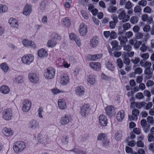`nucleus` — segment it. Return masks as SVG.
Instances as JSON below:
<instances>
[{"label":"nucleus","instance_id":"9","mask_svg":"<svg viewBox=\"0 0 154 154\" xmlns=\"http://www.w3.org/2000/svg\"><path fill=\"white\" fill-rule=\"evenodd\" d=\"M71 120L70 116L68 114H66L61 117L60 123L62 125H65L69 123Z\"/></svg>","mask_w":154,"mask_h":154},{"label":"nucleus","instance_id":"34","mask_svg":"<svg viewBox=\"0 0 154 154\" xmlns=\"http://www.w3.org/2000/svg\"><path fill=\"white\" fill-rule=\"evenodd\" d=\"M117 8L116 6H114L113 5H111L108 8L107 10L110 12L112 13H114L117 10Z\"/></svg>","mask_w":154,"mask_h":154},{"label":"nucleus","instance_id":"46","mask_svg":"<svg viewBox=\"0 0 154 154\" xmlns=\"http://www.w3.org/2000/svg\"><path fill=\"white\" fill-rule=\"evenodd\" d=\"M122 137V135L121 134V132L120 131H118L116 133L115 137L117 140H119L121 137Z\"/></svg>","mask_w":154,"mask_h":154},{"label":"nucleus","instance_id":"44","mask_svg":"<svg viewBox=\"0 0 154 154\" xmlns=\"http://www.w3.org/2000/svg\"><path fill=\"white\" fill-rule=\"evenodd\" d=\"M116 62L119 68L120 69L122 68L123 66V63L121 60L120 58L117 59Z\"/></svg>","mask_w":154,"mask_h":154},{"label":"nucleus","instance_id":"43","mask_svg":"<svg viewBox=\"0 0 154 154\" xmlns=\"http://www.w3.org/2000/svg\"><path fill=\"white\" fill-rule=\"evenodd\" d=\"M150 67H147L144 70V73L148 75H151L152 73V71H151Z\"/></svg>","mask_w":154,"mask_h":154},{"label":"nucleus","instance_id":"61","mask_svg":"<svg viewBox=\"0 0 154 154\" xmlns=\"http://www.w3.org/2000/svg\"><path fill=\"white\" fill-rule=\"evenodd\" d=\"M152 102H149L146 104L145 109L146 110L149 109L152 107Z\"/></svg>","mask_w":154,"mask_h":154},{"label":"nucleus","instance_id":"22","mask_svg":"<svg viewBox=\"0 0 154 154\" xmlns=\"http://www.w3.org/2000/svg\"><path fill=\"white\" fill-rule=\"evenodd\" d=\"M98 39L97 37H94L91 40L90 44L91 47H94L97 45L98 42Z\"/></svg>","mask_w":154,"mask_h":154},{"label":"nucleus","instance_id":"52","mask_svg":"<svg viewBox=\"0 0 154 154\" xmlns=\"http://www.w3.org/2000/svg\"><path fill=\"white\" fill-rule=\"evenodd\" d=\"M141 11V8L140 6L137 5L135 7L134 10V11L135 13L140 12Z\"/></svg>","mask_w":154,"mask_h":154},{"label":"nucleus","instance_id":"18","mask_svg":"<svg viewBox=\"0 0 154 154\" xmlns=\"http://www.w3.org/2000/svg\"><path fill=\"white\" fill-rule=\"evenodd\" d=\"M89 65L94 70H99L100 69V64L99 62H91Z\"/></svg>","mask_w":154,"mask_h":154},{"label":"nucleus","instance_id":"35","mask_svg":"<svg viewBox=\"0 0 154 154\" xmlns=\"http://www.w3.org/2000/svg\"><path fill=\"white\" fill-rule=\"evenodd\" d=\"M132 115L136 119V120H137L138 119L137 116L139 114V110L138 109L134 108L132 110Z\"/></svg>","mask_w":154,"mask_h":154},{"label":"nucleus","instance_id":"54","mask_svg":"<svg viewBox=\"0 0 154 154\" xmlns=\"http://www.w3.org/2000/svg\"><path fill=\"white\" fill-rule=\"evenodd\" d=\"M142 69L140 67L136 68L134 70L135 73V74H141L142 72Z\"/></svg>","mask_w":154,"mask_h":154},{"label":"nucleus","instance_id":"30","mask_svg":"<svg viewBox=\"0 0 154 154\" xmlns=\"http://www.w3.org/2000/svg\"><path fill=\"white\" fill-rule=\"evenodd\" d=\"M62 24L66 27H69L71 24L70 20L67 17H66L62 19Z\"/></svg>","mask_w":154,"mask_h":154},{"label":"nucleus","instance_id":"14","mask_svg":"<svg viewBox=\"0 0 154 154\" xmlns=\"http://www.w3.org/2000/svg\"><path fill=\"white\" fill-rule=\"evenodd\" d=\"M79 32L80 35L82 36H84L86 34L87 32V26L83 23L80 24Z\"/></svg>","mask_w":154,"mask_h":154},{"label":"nucleus","instance_id":"27","mask_svg":"<svg viewBox=\"0 0 154 154\" xmlns=\"http://www.w3.org/2000/svg\"><path fill=\"white\" fill-rule=\"evenodd\" d=\"M2 131L3 134L7 137L10 136L13 134L12 131L10 128L5 127L4 129Z\"/></svg>","mask_w":154,"mask_h":154},{"label":"nucleus","instance_id":"20","mask_svg":"<svg viewBox=\"0 0 154 154\" xmlns=\"http://www.w3.org/2000/svg\"><path fill=\"white\" fill-rule=\"evenodd\" d=\"M32 7L31 5L27 4L26 5L24 9L23 13L26 15H28L30 14L31 12Z\"/></svg>","mask_w":154,"mask_h":154},{"label":"nucleus","instance_id":"19","mask_svg":"<svg viewBox=\"0 0 154 154\" xmlns=\"http://www.w3.org/2000/svg\"><path fill=\"white\" fill-rule=\"evenodd\" d=\"M131 26V24L129 23H126L124 24L123 26V29L121 31H119L118 32V34L122 35L123 34H124L125 32V31L130 28Z\"/></svg>","mask_w":154,"mask_h":154},{"label":"nucleus","instance_id":"26","mask_svg":"<svg viewBox=\"0 0 154 154\" xmlns=\"http://www.w3.org/2000/svg\"><path fill=\"white\" fill-rule=\"evenodd\" d=\"M38 55L40 57H44L48 56V53L45 50L42 48L38 51Z\"/></svg>","mask_w":154,"mask_h":154},{"label":"nucleus","instance_id":"4","mask_svg":"<svg viewBox=\"0 0 154 154\" xmlns=\"http://www.w3.org/2000/svg\"><path fill=\"white\" fill-rule=\"evenodd\" d=\"M55 70L53 67H49L46 69V71L44 72V76L46 79H52L55 76Z\"/></svg>","mask_w":154,"mask_h":154},{"label":"nucleus","instance_id":"5","mask_svg":"<svg viewBox=\"0 0 154 154\" xmlns=\"http://www.w3.org/2000/svg\"><path fill=\"white\" fill-rule=\"evenodd\" d=\"M91 108L88 103L85 104L80 108V112L82 116L85 117L90 113Z\"/></svg>","mask_w":154,"mask_h":154},{"label":"nucleus","instance_id":"11","mask_svg":"<svg viewBox=\"0 0 154 154\" xmlns=\"http://www.w3.org/2000/svg\"><path fill=\"white\" fill-rule=\"evenodd\" d=\"M99 124L102 126H106L107 124V119L106 116L103 115H101L99 116Z\"/></svg>","mask_w":154,"mask_h":154},{"label":"nucleus","instance_id":"55","mask_svg":"<svg viewBox=\"0 0 154 154\" xmlns=\"http://www.w3.org/2000/svg\"><path fill=\"white\" fill-rule=\"evenodd\" d=\"M143 11L145 13H149L151 12V9L149 7L146 6L144 8L143 10Z\"/></svg>","mask_w":154,"mask_h":154},{"label":"nucleus","instance_id":"33","mask_svg":"<svg viewBox=\"0 0 154 154\" xmlns=\"http://www.w3.org/2000/svg\"><path fill=\"white\" fill-rule=\"evenodd\" d=\"M47 3V1L44 0L42 1L40 7V9L41 10L43 11L45 10L46 8V5Z\"/></svg>","mask_w":154,"mask_h":154},{"label":"nucleus","instance_id":"12","mask_svg":"<svg viewBox=\"0 0 154 154\" xmlns=\"http://www.w3.org/2000/svg\"><path fill=\"white\" fill-rule=\"evenodd\" d=\"M105 110L106 114L109 116H112L115 115L116 113L114 108L112 106H107Z\"/></svg>","mask_w":154,"mask_h":154},{"label":"nucleus","instance_id":"23","mask_svg":"<svg viewBox=\"0 0 154 154\" xmlns=\"http://www.w3.org/2000/svg\"><path fill=\"white\" fill-rule=\"evenodd\" d=\"M39 126V123L36 120H32L29 123V126L32 128L35 129L38 127Z\"/></svg>","mask_w":154,"mask_h":154},{"label":"nucleus","instance_id":"38","mask_svg":"<svg viewBox=\"0 0 154 154\" xmlns=\"http://www.w3.org/2000/svg\"><path fill=\"white\" fill-rule=\"evenodd\" d=\"M133 105H135L136 106V107L139 109H140L141 108V106L140 102H133V103H131V105L130 106L131 108H133L134 107V106H133Z\"/></svg>","mask_w":154,"mask_h":154},{"label":"nucleus","instance_id":"47","mask_svg":"<svg viewBox=\"0 0 154 154\" xmlns=\"http://www.w3.org/2000/svg\"><path fill=\"white\" fill-rule=\"evenodd\" d=\"M117 35L115 32L112 31L110 32V38L115 39L117 37Z\"/></svg>","mask_w":154,"mask_h":154},{"label":"nucleus","instance_id":"49","mask_svg":"<svg viewBox=\"0 0 154 154\" xmlns=\"http://www.w3.org/2000/svg\"><path fill=\"white\" fill-rule=\"evenodd\" d=\"M111 18L112 19L113 21L115 23H117L118 22V17L115 14H113L111 15Z\"/></svg>","mask_w":154,"mask_h":154},{"label":"nucleus","instance_id":"56","mask_svg":"<svg viewBox=\"0 0 154 154\" xmlns=\"http://www.w3.org/2000/svg\"><path fill=\"white\" fill-rule=\"evenodd\" d=\"M87 152L85 151H83L81 149H78L76 152V154H87Z\"/></svg>","mask_w":154,"mask_h":154},{"label":"nucleus","instance_id":"39","mask_svg":"<svg viewBox=\"0 0 154 154\" xmlns=\"http://www.w3.org/2000/svg\"><path fill=\"white\" fill-rule=\"evenodd\" d=\"M138 20V18L137 16H133L131 17L130 21L132 24H135L137 23Z\"/></svg>","mask_w":154,"mask_h":154},{"label":"nucleus","instance_id":"42","mask_svg":"<svg viewBox=\"0 0 154 154\" xmlns=\"http://www.w3.org/2000/svg\"><path fill=\"white\" fill-rule=\"evenodd\" d=\"M68 141L69 139L67 136L63 137L61 140L62 143L64 145H66L67 144Z\"/></svg>","mask_w":154,"mask_h":154},{"label":"nucleus","instance_id":"10","mask_svg":"<svg viewBox=\"0 0 154 154\" xmlns=\"http://www.w3.org/2000/svg\"><path fill=\"white\" fill-rule=\"evenodd\" d=\"M31 107V102L26 100L23 103L22 109L23 112H28L29 110Z\"/></svg>","mask_w":154,"mask_h":154},{"label":"nucleus","instance_id":"50","mask_svg":"<svg viewBox=\"0 0 154 154\" xmlns=\"http://www.w3.org/2000/svg\"><path fill=\"white\" fill-rule=\"evenodd\" d=\"M146 1L145 0L140 1L138 2V4L139 5L142 6L143 7L146 6Z\"/></svg>","mask_w":154,"mask_h":154},{"label":"nucleus","instance_id":"40","mask_svg":"<svg viewBox=\"0 0 154 154\" xmlns=\"http://www.w3.org/2000/svg\"><path fill=\"white\" fill-rule=\"evenodd\" d=\"M102 145L103 146H108L109 145V140L108 139L107 137L103 140L102 142Z\"/></svg>","mask_w":154,"mask_h":154},{"label":"nucleus","instance_id":"36","mask_svg":"<svg viewBox=\"0 0 154 154\" xmlns=\"http://www.w3.org/2000/svg\"><path fill=\"white\" fill-rule=\"evenodd\" d=\"M106 66L109 70L113 71L114 69V67L113 64L109 62H107L106 64Z\"/></svg>","mask_w":154,"mask_h":154},{"label":"nucleus","instance_id":"17","mask_svg":"<svg viewBox=\"0 0 154 154\" xmlns=\"http://www.w3.org/2000/svg\"><path fill=\"white\" fill-rule=\"evenodd\" d=\"M112 46V50L119 51L121 49V46H119V42L116 40H114L111 43Z\"/></svg>","mask_w":154,"mask_h":154},{"label":"nucleus","instance_id":"16","mask_svg":"<svg viewBox=\"0 0 154 154\" xmlns=\"http://www.w3.org/2000/svg\"><path fill=\"white\" fill-rule=\"evenodd\" d=\"M69 81V78L66 74H64L61 76L60 83L61 84L65 85L67 84Z\"/></svg>","mask_w":154,"mask_h":154},{"label":"nucleus","instance_id":"21","mask_svg":"<svg viewBox=\"0 0 154 154\" xmlns=\"http://www.w3.org/2000/svg\"><path fill=\"white\" fill-rule=\"evenodd\" d=\"M58 105L59 107L62 109H65L66 108V103L64 99H60L59 100Z\"/></svg>","mask_w":154,"mask_h":154},{"label":"nucleus","instance_id":"25","mask_svg":"<svg viewBox=\"0 0 154 154\" xmlns=\"http://www.w3.org/2000/svg\"><path fill=\"white\" fill-rule=\"evenodd\" d=\"M124 112L123 110H121L117 114L116 118L119 122L122 121L124 117Z\"/></svg>","mask_w":154,"mask_h":154},{"label":"nucleus","instance_id":"31","mask_svg":"<svg viewBox=\"0 0 154 154\" xmlns=\"http://www.w3.org/2000/svg\"><path fill=\"white\" fill-rule=\"evenodd\" d=\"M107 137V136L106 134L103 133H101L98 135L97 139V140H101L102 142L103 140H105Z\"/></svg>","mask_w":154,"mask_h":154},{"label":"nucleus","instance_id":"3","mask_svg":"<svg viewBox=\"0 0 154 154\" xmlns=\"http://www.w3.org/2000/svg\"><path fill=\"white\" fill-rule=\"evenodd\" d=\"M26 147L25 143L24 142L22 141H18L14 143L13 148L16 153H19L24 150Z\"/></svg>","mask_w":154,"mask_h":154},{"label":"nucleus","instance_id":"29","mask_svg":"<svg viewBox=\"0 0 154 154\" xmlns=\"http://www.w3.org/2000/svg\"><path fill=\"white\" fill-rule=\"evenodd\" d=\"M17 20L15 18H11L9 20L8 23L12 26L15 27L18 26Z\"/></svg>","mask_w":154,"mask_h":154},{"label":"nucleus","instance_id":"60","mask_svg":"<svg viewBox=\"0 0 154 154\" xmlns=\"http://www.w3.org/2000/svg\"><path fill=\"white\" fill-rule=\"evenodd\" d=\"M140 29V27L138 25H135L133 27V30L134 32L137 33L139 32Z\"/></svg>","mask_w":154,"mask_h":154},{"label":"nucleus","instance_id":"48","mask_svg":"<svg viewBox=\"0 0 154 154\" xmlns=\"http://www.w3.org/2000/svg\"><path fill=\"white\" fill-rule=\"evenodd\" d=\"M144 97L143 94L141 92L137 93L136 95V97L139 100L143 99Z\"/></svg>","mask_w":154,"mask_h":154},{"label":"nucleus","instance_id":"32","mask_svg":"<svg viewBox=\"0 0 154 154\" xmlns=\"http://www.w3.org/2000/svg\"><path fill=\"white\" fill-rule=\"evenodd\" d=\"M1 68L5 72H7L9 67L8 65L6 63H3L1 64L0 65Z\"/></svg>","mask_w":154,"mask_h":154},{"label":"nucleus","instance_id":"1","mask_svg":"<svg viewBox=\"0 0 154 154\" xmlns=\"http://www.w3.org/2000/svg\"><path fill=\"white\" fill-rule=\"evenodd\" d=\"M61 36L58 35L57 33L54 32L51 35V38L48 40L47 45L49 47L53 48L57 44V40H60L61 39Z\"/></svg>","mask_w":154,"mask_h":154},{"label":"nucleus","instance_id":"64","mask_svg":"<svg viewBox=\"0 0 154 154\" xmlns=\"http://www.w3.org/2000/svg\"><path fill=\"white\" fill-rule=\"evenodd\" d=\"M110 27L111 29H114L115 28L116 26V23H115L113 21H111L109 23Z\"/></svg>","mask_w":154,"mask_h":154},{"label":"nucleus","instance_id":"41","mask_svg":"<svg viewBox=\"0 0 154 154\" xmlns=\"http://www.w3.org/2000/svg\"><path fill=\"white\" fill-rule=\"evenodd\" d=\"M15 82L18 84L22 83L23 82V78L22 76H17L15 78Z\"/></svg>","mask_w":154,"mask_h":154},{"label":"nucleus","instance_id":"24","mask_svg":"<svg viewBox=\"0 0 154 154\" xmlns=\"http://www.w3.org/2000/svg\"><path fill=\"white\" fill-rule=\"evenodd\" d=\"M84 92V89L82 86H79L76 87V94L77 95L79 96L82 95Z\"/></svg>","mask_w":154,"mask_h":154},{"label":"nucleus","instance_id":"37","mask_svg":"<svg viewBox=\"0 0 154 154\" xmlns=\"http://www.w3.org/2000/svg\"><path fill=\"white\" fill-rule=\"evenodd\" d=\"M45 138L42 136L41 133H39L37 136V139L40 143L43 144L44 143V141L45 140Z\"/></svg>","mask_w":154,"mask_h":154},{"label":"nucleus","instance_id":"28","mask_svg":"<svg viewBox=\"0 0 154 154\" xmlns=\"http://www.w3.org/2000/svg\"><path fill=\"white\" fill-rule=\"evenodd\" d=\"M0 90L2 93L5 94L8 93L10 91V88L7 85L2 86Z\"/></svg>","mask_w":154,"mask_h":154},{"label":"nucleus","instance_id":"57","mask_svg":"<svg viewBox=\"0 0 154 154\" xmlns=\"http://www.w3.org/2000/svg\"><path fill=\"white\" fill-rule=\"evenodd\" d=\"M1 7L2 12H5L8 10V8L6 5H1Z\"/></svg>","mask_w":154,"mask_h":154},{"label":"nucleus","instance_id":"59","mask_svg":"<svg viewBox=\"0 0 154 154\" xmlns=\"http://www.w3.org/2000/svg\"><path fill=\"white\" fill-rule=\"evenodd\" d=\"M52 92L54 94H57L61 92V91L57 88H54L51 90Z\"/></svg>","mask_w":154,"mask_h":154},{"label":"nucleus","instance_id":"58","mask_svg":"<svg viewBox=\"0 0 154 154\" xmlns=\"http://www.w3.org/2000/svg\"><path fill=\"white\" fill-rule=\"evenodd\" d=\"M143 36V34L140 32H138L136 33L135 34V37L137 39H140Z\"/></svg>","mask_w":154,"mask_h":154},{"label":"nucleus","instance_id":"2","mask_svg":"<svg viewBox=\"0 0 154 154\" xmlns=\"http://www.w3.org/2000/svg\"><path fill=\"white\" fill-rule=\"evenodd\" d=\"M117 13L119 14L118 17L120 20H122L120 21V24L123 23H125L129 20L130 16L128 15H126L125 11L123 8H121L117 11Z\"/></svg>","mask_w":154,"mask_h":154},{"label":"nucleus","instance_id":"13","mask_svg":"<svg viewBox=\"0 0 154 154\" xmlns=\"http://www.w3.org/2000/svg\"><path fill=\"white\" fill-rule=\"evenodd\" d=\"M69 37L71 40L75 41L79 46L80 45L81 43L80 39L76 35L73 33H71L69 34Z\"/></svg>","mask_w":154,"mask_h":154},{"label":"nucleus","instance_id":"15","mask_svg":"<svg viewBox=\"0 0 154 154\" xmlns=\"http://www.w3.org/2000/svg\"><path fill=\"white\" fill-rule=\"evenodd\" d=\"M22 43L25 47L30 46L31 47L34 48L36 45L35 42L31 41L27 39H24L23 40Z\"/></svg>","mask_w":154,"mask_h":154},{"label":"nucleus","instance_id":"51","mask_svg":"<svg viewBox=\"0 0 154 154\" xmlns=\"http://www.w3.org/2000/svg\"><path fill=\"white\" fill-rule=\"evenodd\" d=\"M150 26L147 25H146L143 28V31L146 32H149L150 30Z\"/></svg>","mask_w":154,"mask_h":154},{"label":"nucleus","instance_id":"53","mask_svg":"<svg viewBox=\"0 0 154 154\" xmlns=\"http://www.w3.org/2000/svg\"><path fill=\"white\" fill-rule=\"evenodd\" d=\"M147 122L148 123L152 124L153 123V118L152 116H149L147 118Z\"/></svg>","mask_w":154,"mask_h":154},{"label":"nucleus","instance_id":"62","mask_svg":"<svg viewBox=\"0 0 154 154\" xmlns=\"http://www.w3.org/2000/svg\"><path fill=\"white\" fill-rule=\"evenodd\" d=\"M132 6L131 3L130 1L127 2L125 5V8L128 9H129L131 8Z\"/></svg>","mask_w":154,"mask_h":154},{"label":"nucleus","instance_id":"6","mask_svg":"<svg viewBox=\"0 0 154 154\" xmlns=\"http://www.w3.org/2000/svg\"><path fill=\"white\" fill-rule=\"evenodd\" d=\"M34 57L31 54L25 55L21 58L22 62L26 65H29L33 61Z\"/></svg>","mask_w":154,"mask_h":154},{"label":"nucleus","instance_id":"63","mask_svg":"<svg viewBox=\"0 0 154 154\" xmlns=\"http://www.w3.org/2000/svg\"><path fill=\"white\" fill-rule=\"evenodd\" d=\"M149 55L148 53L143 54L141 55V57L142 58H143V59L146 60L148 59L149 57Z\"/></svg>","mask_w":154,"mask_h":154},{"label":"nucleus","instance_id":"8","mask_svg":"<svg viewBox=\"0 0 154 154\" xmlns=\"http://www.w3.org/2000/svg\"><path fill=\"white\" fill-rule=\"evenodd\" d=\"M28 77L30 81L34 83H37L39 80L38 74L36 72H31L29 74Z\"/></svg>","mask_w":154,"mask_h":154},{"label":"nucleus","instance_id":"7","mask_svg":"<svg viewBox=\"0 0 154 154\" xmlns=\"http://www.w3.org/2000/svg\"><path fill=\"white\" fill-rule=\"evenodd\" d=\"M13 115L11 109L7 108L3 110L2 112V116L4 119L7 120H10L12 118Z\"/></svg>","mask_w":154,"mask_h":154},{"label":"nucleus","instance_id":"45","mask_svg":"<svg viewBox=\"0 0 154 154\" xmlns=\"http://www.w3.org/2000/svg\"><path fill=\"white\" fill-rule=\"evenodd\" d=\"M88 81V82L91 84H93L94 83L95 79V78L92 76H90L89 77Z\"/></svg>","mask_w":154,"mask_h":154}]
</instances>
